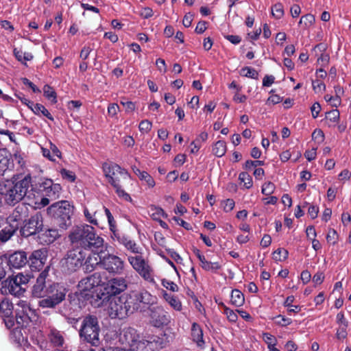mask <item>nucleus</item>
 Instances as JSON below:
<instances>
[{"label":"nucleus","mask_w":351,"mask_h":351,"mask_svg":"<svg viewBox=\"0 0 351 351\" xmlns=\"http://www.w3.org/2000/svg\"><path fill=\"white\" fill-rule=\"evenodd\" d=\"M162 285L164 287H165L167 289L170 290L173 292L178 291V285L173 281H171V280H169L167 279H162Z\"/></svg>","instance_id":"nucleus-50"},{"label":"nucleus","mask_w":351,"mask_h":351,"mask_svg":"<svg viewBox=\"0 0 351 351\" xmlns=\"http://www.w3.org/2000/svg\"><path fill=\"white\" fill-rule=\"evenodd\" d=\"M47 291V287L45 285L44 282H36L35 285L32 287V295L35 298L43 299Z\"/></svg>","instance_id":"nucleus-27"},{"label":"nucleus","mask_w":351,"mask_h":351,"mask_svg":"<svg viewBox=\"0 0 351 351\" xmlns=\"http://www.w3.org/2000/svg\"><path fill=\"white\" fill-rule=\"evenodd\" d=\"M128 287L126 280L123 278H114L108 280L104 289L108 295H114L124 291ZM108 296L105 297L106 299Z\"/></svg>","instance_id":"nucleus-19"},{"label":"nucleus","mask_w":351,"mask_h":351,"mask_svg":"<svg viewBox=\"0 0 351 351\" xmlns=\"http://www.w3.org/2000/svg\"><path fill=\"white\" fill-rule=\"evenodd\" d=\"M111 238L114 242L123 246L127 251L134 254H141V247L130 236L119 231L111 234Z\"/></svg>","instance_id":"nucleus-16"},{"label":"nucleus","mask_w":351,"mask_h":351,"mask_svg":"<svg viewBox=\"0 0 351 351\" xmlns=\"http://www.w3.org/2000/svg\"><path fill=\"white\" fill-rule=\"evenodd\" d=\"M125 263L119 256L108 254L102 258V268L114 275L122 274Z\"/></svg>","instance_id":"nucleus-12"},{"label":"nucleus","mask_w":351,"mask_h":351,"mask_svg":"<svg viewBox=\"0 0 351 351\" xmlns=\"http://www.w3.org/2000/svg\"><path fill=\"white\" fill-rule=\"evenodd\" d=\"M137 176L140 180L145 181L149 187L155 186L154 180L147 172L143 171L142 173H137Z\"/></svg>","instance_id":"nucleus-43"},{"label":"nucleus","mask_w":351,"mask_h":351,"mask_svg":"<svg viewBox=\"0 0 351 351\" xmlns=\"http://www.w3.org/2000/svg\"><path fill=\"white\" fill-rule=\"evenodd\" d=\"M16 231V228L12 226H8L0 230V241L1 243H5L11 239Z\"/></svg>","instance_id":"nucleus-29"},{"label":"nucleus","mask_w":351,"mask_h":351,"mask_svg":"<svg viewBox=\"0 0 351 351\" xmlns=\"http://www.w3.org/2000/svg\"><path fill=\"white\" fill-rule=\"evenodd\" d=\"M207 29V22L206 21H199L195 27V32L197 34H201L204 33Z\"/></svg>","instance_id":"nucleus-64"},{"label":"nucleus","mask_w":351,"mask_h":351,"mask_svg":"<svg viewBox=\"0 0 351 351\" xmlns=\"http://www.w3.org/2000/svg\"><path fill=\"white\" fill-rule=\"evenodd\" d=\"M29 108H31L34 113L36 114H42L43 116L46 117L49 120L52 121L54 120L53 117L48 111V110L40 104H34L32 106H29Z\"/></svg>","instance_id":"nucleus-31"},{"label":"nucleus","mask_w":351,"mask_h":351,"mask_svg":"<svg viewBox=\"0 0 351 351\" xmlns=\"http://www.w3.org/2000/svg\"><path fill=\"white\" fill-rule=\"evenodd\" d=\"M288 251L284 248H278L273 253V259L276 261L282 262L288 257Z\"/></svg>","instance_id":"nucleus-39"},{"label":"nucleus","mask_w":351,"mask_h":351,"mask_svg":"<svg viewBox=\"0 0 351 351\" xmlns=\"http://www.w3.org/2000/svg\"><path fill=\"white\" fill-rule=\"evenodd\" d=\"M43 227V219L40 213H36L30 218L23 221V224L20 229L22 237H28L36 234L42 230Z\"/></svg>","instance_id":"nucleus-11"},{"label":"nucleus","mask_w":351,"mask_h":351,"mask_svg":"<svg viewBox=\"0 0 351 351\" xmlns=\"http://www.w3.org/2000/svg\"><path fill=\"white\" fill-rule=\"evenodd\" d=\"M241 75L252 79H256L258 76V72L254 69L249 66L241 69Z\"/></svg>","instance_id":"nucleus-45"},{"label":"nucleus","mask_w":351,"mask_h":351,"mask_svg":"<svg viewBox=\"0 0 351 351\" xmlns=\"http://www.w3.org/2000/svg\"><path fill=\"white\" fill-rule=\"evenodd\" d=\"M14 168L12 154L6 149H0V176Z\"/></svg>","instance_id":"nucleus-22"},{"label":"nucleus","mask_w":351,"mask_h":351,"mask_svg":"<svg viewBox=\"0 0 351 351\" xmlns=\"http://www.w3.org/2000/svg\"><path fill=\"white\" fill-rule=\"evenodd\" d=\"M245 302L243 293L239 289H233L231 293V303L235 306H243Z\"/></svg>","instance_id":"nucleus-30"},{"label":"nucleus","mask_w":351,"mask_h":351,"mask_svg":"<svg viewBox=\"0 0 351 351\" xmlns=\"http://www.w3.org/2000/svg\"><path fill=\"white\" fill-rule=\"evenodd\" d=\"M226 143L223 141H217L213 147V153L217 157H222L226 152Z\"/></svg>","instance_id":"nucleus-33"},{"label":"nucleus","mask_w":351,"mask_h":351,"mask_svg":"<svg viewBox=\"0 0 351 351\" xmlns=\"http://www.w3.org/2000/svg\"><path fill=\"white\" fill-rule=\"evenodd\" d=\"M154 14L153 10L149 7L143 8L141 10L140 15L144 19H149Z\"/></svg>","instance_id":"nucleus-62"},{"label":"nucleus","mask_w":351,"mask_h":351,"mask_svg":"<svg viewBox=\"0 0 351 351\" xmlns=\"http://www.w3.org/2000/svg\"><path fill=\"white\" fill-rule=\"evenodd\" d=\"M47 258V250L39 249L33 251L27 261L32 270H40L45 264Z\"/></svg>","instance_id":"nucleus-20"},{"label":"nucleus","mask_w":351,"mask_h":351,"mask_svg":"<svg viewBox=\"0 0 351 351\" xmlns=\"http://www.w3.org/2000/svg\"><path fill=\"white\" fill-rule=\"evenodd\" d=\"M139 254L128 256V261L142 278L150 283H155L154 272L152 267L147 260Z\"/></svg>","instance_id":"nucleus-9"},{"label":"nucleus","mask_w":351,"mask_h":351,"mask_svg":"<svg viewBox=\"0 0 351 351\" xmlns=\"http://www.w3.org/2000/svg\"><path fill=\"white\" fill-rule=\"evenodd\" d=\"M191 337L199 348H204L205 342L203 339V331L200 326L195 322L193 323L191 326Z\"/></svg>","instance_id":"nucleus-25"},{"label":"nucleus","mask_w":351,"mask_h":351,"mask_svg":"<svg viewBox=\"0 0 351 351\" xmlns=\"http://www.w3.org/2000/svg\"><path fill=\"white\" fill-rule=\"evenodd\" d=\"M239 180L243 183V186L247 189L253 185L252 177L246 172H241L239 176Z\"/></svg>","instance_id":"nucleus-42"},{"label":"nucleus","mask_w":351,"mask_h":351,"mask_svg":"<svg viewBox=\"0 0 351 351\" xmlns=\"http://www.w3.org/2000/svg\"><path fill=\"white\" fill-rule=\"evenodd\" d=\"M16 319L19 324L28 323L36 318V311L26 300H19L16 304Z\"/></svg>","instance_id":"nucleus-14"},{"label":"nucleus","mask_w":351,"mask_h":351,"mask_svg":"<svg viewBox=\"0 0 351 351\" xmlns=\"http://www.w3.org/2000/svg\"><path fill=\"white\" fill-rule=\"evenodd\" d=\"M104 247L101 252H99L95 251L92 252L93 253L87 256L86 261L84 262L86 267V270L92 271L98 265H101L102 266L103 257H101L99 254L104 252Z\"/></svg>","instance_id":"nucleus-23"},{"label":"nucleus","mask_w":351,"mask_h":351,"mask_svg":"<svg viewBox=\"0 0 351 351\" xmlns=\"http://www.w3.org/2000/svg\"><path fill=\"white\" fill-rule=\"evenodd\" d=\"M14 54L16 58L22 62L31 60L33 58L32 53L29 52H23V51L17 49H14Z\"/></svg>","instance_id":"nucleus-38"},{"label":"nucleus","mask_w":351,"mask_h":351,"mask_svg":"<svg viewBox=\"0 0 351 351\" xmlns=\"http://www.w3.org/2000/svg\"><path fill=\"white\" fill-rule=\"evenodd\" d=\"M35 200L32 202L35 204L36 207L40 208V207H45L47 205H48L50 202V200H51L49 197H41L40 199V201H38V198H36V197H34Z\"/></svg>","instance_id":"nucleus-51"},{"label":"nucleus","mask_w":351,"mask_h":351,"mask_svg":"<svg viewBox=\"0 0 351 351\" xmlns=\"http://www.w3.org/2000/svg\"><path fill=\"white\" fill-rule=\"evenodd\" d=\"M27 282V276L19 274L14 277L6 280L4 282V287L8 289L10 294L19 297L25 292V287Z\"/></svg>","instance_id":"nucleus-13"},{"label":"nucleus","mask_w":351,"mask_h":351,"mask_svg":"<svg viewBox=\"0 0 351 351\" xmlns=\"http://www.w3.org/2000/svg\"><path fill=\"white\" fill-rule=\"evenodd\" d=\"M275 185L271 182H268L265 183L262 186V193L265 195H269L272 194L274 192L275 190Z\"/></svg>","instance_id":"nucleus-49"},{"label":"nucleus","mask_w":351,"mask_h":351,"mask_svg":"<svg viewBox=\"0 0 351 351\" xmlns=\"http://www.w3.org/2000/svg\"><path fill=\"white\" fill-rule=\"evenodd\" d=\"M129 295L130 299L132 300V304L134 311L140 308L141 304L152 305L156 300V298L145 289L134 291Z\"/></svg>","instance_id":"nucleus-17"},{"label":"nucleus","mask_w":351,"mask_h":351,"mask_svg":"<svg viewBox=\"0 0 351 351\" xmlns=\"http://www.w3.org/2000/svg\"><path fill=\"white\" fill-rule=\"evenodd\" d=\"M32 186V178L29 175L19 178L13 176L10 179L0 182V195L5 204L14 206L25 197L30 199L29 189Z\"/></svg>","instance_id":"nucleus-1"},{"label":"nucleus","mask_w":351,"mask_h":351,"mask_svg":"<svg viewBox=\"0 0 351 351\" xmlns=\"http://www.w3.org/2000/svg\"><path fill=\"white\" fill-rule=\"evenodd\" d=\"M315 21L314 15L307 14L302 16L299 21V25H302L305 29L309 28Z\"/></svg>","instance_id":"nucleus-36"},{"label":"nucleus","mask_w":351,"mask_h":351,"mask_svg":"<svg viewBox=\"0 0 351 351\" xmlns=\"http://www.w3.org/2000/svg\"><path fill=\"white\" fill-rule=\"evenodd\" d=\"M120 111V108L117 104H110L108 107V114L111 117L117 116Z\"/></svg>","instance_id":"nucleus-57"},{"label":"nucleus","mask_w":351,"mask_h":351,"mask_svg":"<svg viewBox=\"0 0 351 351\" xmlns=\"http://www.w3.org/2000/svg\"><path fill=\"white\" fill-rule=\"evenodd\" d=\"M61 189V186L59 184H54L51 179H41L38 182V190L51 200H55L59 197Z\"/></svg>","instance_id":"nucleus-18"},{"label":"nucleus","mask_w":351,"mask_h":351,"mask_svg":"<svg viewBox=\"0 0 351 351\" xmlns=\"http://www.w3.org/2000/svg\"><path fill=\"white\" fill-rule=\"evenodd\" d=\"M312 84H313V88L314 91L317 93H321L325 90V88H326L325 84L319 80L313 81Z\"/></svg>","instance_id":"nucleus-58"},{"label":"nucleus","mask_w":351,"mask_h":351,"mask_svg":"<svg viewBox=\"0 0 351 351\" xmlns=\"http://www.w3.org/2000/svg\"><path fill=\"white\" fill-rule=\"evenodd\" d=\"M132 300L130 299L128 294H123L114 298L110 302L109 315L111 318L123 319L134 310L132 306Z\"/></svg>","instance_id":"nucleus-8"},{"label":"nucleus","mask_w":351,"mask_h":351,"mask_svg":"<svg viewBox=\"0 0 351 351\" xmlns=\"http://www.w3.org/2000/svg\"><path fill=\"white\" fill-rule=\"evenodd\" d=\"M264 162L262 160H247L245 163L244 168L245 169H251L253 167H256L258 165H263Z\"/></svg>","instance_id":"nucleus-61"},{"label":"nucleus","mask_w":351,"mask_h":351,"mask_svg":"<svg viewBox=\"0 0 351 351\" xmlns=\"http://www.w3.org/2000/svg\"><path fill=\"white\" fill-rule=\"evenodd\" d=\"M163 298L174 310L178 311L182 310V302L178 297L163 291Z\"/></svg>","instance_id":"nucleus-28"},{"label":"nucleus","mask_w":351,"mask_h":351,"mask_svg":"<svg viewBox=\"0 0 351 351\" xmlns=\"http://www.w3.org/2000/svg\"><path fill=\"white\" fill-rule=\"evenodd\" d=\"M312 138L320 144L324 141V134L321 129H315L312 134Z\"/></svg>","instance_id":"nucleus-53"},{"label":"nucleus","mask_w":351,"mask_h":351,"mask_svg":"<svg viewBox=\"0 0 351 351\" xmlns=\"http://www.w3.org/2000/svg\"><path fill=\"white\" fill-rule=\"evenodd\" d=\"M13 306L8 300H3L0 303V313L4 317H8L12 314Z\"/></svg>","instance_id":"nucleus-32"},{"label":"nucleus","mask_w":351,"mask_h":351,"mask_svg":"<svg viewBox=\"0 0 351 351\" xmlns=\"http://www.w3.org/2000/svg\"><path fill=\"white\" fill-rule=\"evenodd\" d=\"M28 262L27 254L23 251H16L8 256V264L10 267L20 269Z\"/></svg>","instance_id":"nucleus-21"},{"label":"nucleus","mask_w":351,"mask_h":351,"mask_svg":"<svg viewBox=\"0 0 351 351\" xmlns=\"http://www.w3.org/2000/svg\"><path fill=\"white\" fill-rule=\"evenodd\" d=\"M94 287L88 276L82 279L78 283V289L80 291H90Z\"/></svg>","instance_id":"nucleus-41"},{"label":"nucleus","mask_w":351,"mask_h":351,"mask_svg":"<svg viewBox=\"0 0 351 351\" xmlns=\"http://www.w3.org/2000/svg\"><path fill=\"white\" fill-rule=\"evenodd\" d=\"M60 174L62 178L66 179L69 182H74L75 180V173L73 171L67 170L66 169H61Z\"/></svg>","instance_id":"nucleus-55"},{"label":"nucleus","mask_w":351,"mask_h":351,"mask_svg":"<svg viewBox=\"0 0 351 351\" xmlns=\"http://www.w3.org/2000/svg\"><path fill=\"white\" fill-rule=\"evenodd\" d=\"M73 247H79L84 252H101L104 248V240L97 235L95 228L89 225H82L73 228L69 235Z\"/></svg>","instance_id":"nucleus-2"},{"label":"nucleus","mask_w":351,"mask_h":351,"mask_svg":"<svg viewBox=\"0 0 351 351\" xmlns=\"http://www.w3.org/2000/svg\"><path fill=\"white\" fill-rule=\"evenodd\" d=\"M60 234L56 229H47L38 235L39 242L43 245H49L53 243Z\"/></svg>","instance_id":"nucleus-24"},{"label":"nucleus","mask_w":351,"mask_h":351,"mask_svg":"<svg viewBox=\"0 0 351 351\" xmlns=\"http://www.w3.org/2000/svg\"><path fill=\"white\" fill-rule=\"evenodd\" d=\"M105 214L108 219V222L109 224V229L111 232V234H114V232H117L119 230L117 228L116 221L110 213V210L106 207H104Z\"/></svg>","instance_id":"nucleus-35"},{"label":"nucleus","mask_w":351,"mask_h":351,"mask_svg":"<svg viewBox=\"0 0 351 351\" xmlns=\"http://www.w3.org/2000/svg\"><path fill=\"white\" fill-rule=\"evenodd\" d=\"M272 15L276 19H280L284 14L283 6L280 3L275 4L271 8Z\"/></svg>","instance_id":"nucleus-46"},{"label":"nucleus","mask_w":351,"mask_h":351,"mask_svg":"<svg viewBox=\"0 0 351 351\" xmlns=\"http://www.w3.org/2000/svg\"><path fill=\"white\" fill-rule=\"evenodd\" d=\"M27 210V208L25 205L17 206L13 213L15 219L16 220L17 218H19V219H21L22 218V214H23L24 217L26 216Z\"/></svg>","instance_id":"nucleus-47"},{"label":"nucleus","mask_w":351,"mask_h":351,"mask_svg":"<svg viewBox=\"0 0 351 351\" xmlns=\"http://www.w3.org/2000/svg\"><path fill=\"white\" fill-rule=\"evenodd\" d=\"M44 96L50 100L53 104L57 103V94L52 87L45 85L43 87Z\"/></svg>","instance_id":"nucleus-34"},{"label":"nucleus","mask_w":351,"mask_h":351,"mask_svg":"<svg viewBox=\"0 0 351 351\" xmlns=\"http://www.w3.org/2000/svg\"><path fill=\"white\" fill-rule=\"evenodd\" d=\"M221 306L223 307V313L226 315L228 319L231 322H236L238 319L237 314L223 304H221Z\"/></svg>","instance_id":"nucleus-44"},{"label":"nucleus","mask_w":351,"mask_h":351,"mask_svg":"<svg viewBox=\"0 0 351 351\" xmlns=\"http://www.w3.org/2000/svg\"><path fill=\"white\" fill-rule=\"evenodd\" d=\"M99 332L97 318L94 315L86 316L82 320L79 332L80 338L93 346H98L100 343Z\"/></svg>","instance_id":"nucleus-6"},{"label":"nucleus","mask_w":351,"mask_h":351,"mask_svg":"<svg viewBox=\"0 0 351 351\" xmlns=\"http://www.w3.org/2000/svg\"><path fill=\"white\" fill-rule=\"evenodd\" d=\"M123 345L128 346V351H154L153 343L143 339L133 328L123 329L120 336Z\"/></svg>","instance_id":"nucleus-5"},{"label":"nucleus","mask_w":351,"mask_h":351,"mask_svg":"<svg viewBox=\"0 0 351 351\" xmlns=\"http://www.w3.org/2000/svg\"><path fill=\"white\" fill-rule=\"evenodd\" d=\"M274 319L276 320L275 322L277 325L282 326H287L288 325H290L292 322L290 318H287L281 315L275 317Z\"/></svg>","instance_id":"nucleus-52"},{"label":"nucleus","mask_w":351,"mask_h":351,"mask_svg":"<svg viewBox=\"0 0 351 351\" xmlns=\"http://www.w3.org/2000/svg\"><path fill=\"white\" fill-rule=\"evenodd\" d=\"M340 117L339 111L337 109L332 110L326 113V119L330 122V126L338 123Z\"/></svg>","instance_id":"nucleus-37"},{"label":"nucleus","mask_w":351,"mask_h":351,"mask_svg":"<svg viewBox=\"0 0 351 351\" xmlns=\"http://www.w3.org/2000/svg\"><path fill=\"white\" fill-rule=\"evenodd\" d=\"M47 337L50 343L53 347H61L64 343L63 333L55 328L50 330Z\"/></svg>","instance_id":"nucleus-26"},{"label":"nucleus","mask_w":351,"mask_h":351,"mask_svg":"<svg viewBox=\"0 0 351 351\" xmlns=\"http://www.w3.org/2000/svg\"><path fill=\"white\" fill-rule=\"evenodd\" d=\"M149 312L150 323L154 327L161 328L169 324L170 315L162 306H154L149 308Z\"/></svg>","instance_id":"nucleus-15"},{"label":"nucleus","mask_w":351,"mask_h":351,"mask_svg":"<svg viewBox=\"0 0 351 351\" xmlns=\"http://www.w3.org/2000/svg\"><path fill=\"white\" fill-rule=\"evenodd\" d=\"M66 293V289L59 283L49 285L46 294L38 301V306L43 308H55L65 300Z\"/></svg>","instance_id":"nucleus-7"},{"label":"nucleus","mask_w":351,"mask_h":351,"mask_svg":"<svg viewBox=\"0 0 351 351\" xmlns=\"http://www.w3.org/2000/svg\"><path fill=\"white\" fill-rule=\"evenodd\" d=\"M202 268L206 271L217 272L221 269V265L218 262L204 261L201 266Z\"/></svg>","instance_id":"nucleus-40"},{"label":"nucleus","mask_w":351,"mask_h":351,"mask_svg":"<svg viewBox=\"0 0 351 351\" xmlns=\"http://www.w3.org/2000/svg\"><path fill=\"white\" fill-rule=\"evenodd\" d=\"M316 156L317 148H312L311 149L306 150L304 153V156L308 161L315 160L316 158Z\"/></svg>","instance_id":"nucleus-63"},{"label":"nucleus","mask_w":351,"mask_h":351,"mask_svg":"<svg viewBox=\"0 0 351 351\" xmlns=\"http://www.w3.org/2000/svg\"><path fill=\"white\" fill-rule=\"evenodd\" d=\"M337 239V233L334 229H330L327 236L326 240L328 243H332V245L336 244Z\"/></svg>","instance_id":"nucleus-56"},{"label":"nucleus","mask_w":351,"mask_h":351,"mask_svg":"<svg viewBox=\"0 0 351 351\" xmlns=\"http://www.w3.org/2000/svg\"><path fill=\"white\" fill-rule=\"evenodd\" d=\"M152 127V123L147 119L143 120L139 123V130L141 133H148Z\"/></svg>","instance_id":"nucleus-48"},{"label":"nucleus","mask_w":351,"mask_h":351,"mask_svg":"<svg viewBox=\"0 0 351 351\" xmlns=\"http://www.w3.org/2000/svg\"><path fill=\"white\" fill-rule=\"evenodd\" d=\"M234 201L232 199H227L223 203V209L228 213L231 211L234 207Z\"/></svg>","instance_id":"nucleus-59"},{"label":"nucleus","mask_w":351,"mask_h":351,"mask_svg":"<svg viewBox=\"0 0 351 351\" xmlns=\"http://www.w3.org/2000/svg\"><path fill=\"white\" fill-rule=\"evenodd\" d=\"M86 258V252L81 248L74 247L67 252L66 257L63 263V267L67 272H74L83 265Z\"/></svg>","instance_id":"nucleus-10"},{"label":"nucleus","mask_w":351,"mask_h":351,"mask_svg":"<svg viewBox=\"0 0 351 351\" xmlns=\"http://www.w3.org/2000/svg\"><path fill=\"white\" fill-rule=\"evenodd\" d=\"M348 326H339L337 330L336 337L339 339H343L347 337V328Z\"/></svg>","instance_id":"nucleus-60"},{"label":"nucleus","mask_w":351,"mask_h":351,"mask_svg":"<svg viewBox=\"0 0 351 351\" xmlns=\"http://www.w3.org/2000/svg\"><path fill=\"white\" fill-rule=\"evenodd\" d=\"M91 281L92 285L95 287L101 285L102 282L101 275L99 272H95L92 275L88 276Z\"/></svg>","instance_id":"nucleus-54"},{"label":"nucleus","mask_w":351,"mask_h":351,"mask_svg":"<svg viewBox=\"0 0 351 351\" xmlns=\"http://www.w3.org/2000/svg\"><path fill=\"white\" fill-rule=\"evenodd\" d=\"M47 213L59 228L66 230L71 225L73 206L68 201H60L49 206Z\"/></svg>","instance_id":"nucleus-4"},{"label":"nucleus","mask_w":351,"mask_h":351,"mask_svg":"<svg viewBox=\"0 0 351 351\" xmlns=\"http://www.w3.org/2000/svg\"><path fill=\"white\" fill-rule=\"evenodd\" d=\"M102 169L108 182L114 189L117 195L122 199L131 202L132 201L130 195L126 193L121 184L120 178L124 180H130V173L119 165L114 162H105L102 165Z\"/></svg>","instance_id":"nucleus-3"}]
</instances>
